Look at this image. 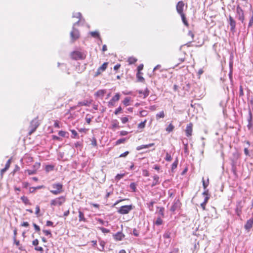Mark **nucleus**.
Segmentation results:
<instances>
[{"instance_id":"24","label":"nucleus","mask_w":253,"mask_h":253,"mask_svg":"<svg viewBox=\"0 0 253 253\" xmlns=\"http://www.w3.org/2000/svg\"><path fill=\"white\" fill-rule=\"evenodd\" d=\"M58 134L62 137L68 138L69 137V133L68 132L60 130L58 132Z\"/></svg>"},{"instance_id":"23","label":"nucleus","mask_w":253,"mask_h":253,"mask_svg":"<svg viewBox=\"0 0 253 253\" xmlns=\"http://www.w3.org/2000/svg\"><path fill=\"white\" fill-rule=\"evenodd\" d=\"M90 35H91L92 37H94V38H97L99 39V40H100L101 42H102V41H101V38H100V37L99 33H98V32H97V31H92V32H90Z\"/></svg>"},{"instance_id":"44","label":"nucleus","mask_w":253,"mask_h":253,"mask_svg":"<svg viewBox=\"0 0 253 253\" xmlns=\"http://www.w3.org/2000/svg\"><path fill=\"white\" fill-rule=\"evenodd\" d=\"M164 238L169 239L170 237V233L169 231H166L163 235Z\"/></svg>"},{"instance_id":"36","label":"nucleus","mask_w":253,"mask_h":253,"mask_svg":"<svg viewBox=\"0 0 253 253\" xmlns=\"http://www.w3.org/2000/svg\"><path fill=\"white\" fill-rule=\"evenodd\" d=\"M137 61V59L134 57H129L128 59V62L129 64H132L135 63Z\"/></svg>"},{"instance_id":"5","label":"nucleus","mask_w":253,"mask_h":253,"mask_svg":"<svg viewBox=\"0 0 253 253\" xmlns=\"http://www.w3.org/2000/svg\"><path fill=\"white\" fill-rule=\"evenodd\" d=\"M40 124L37 120V118H35L33 119L30 123V126H29L30 131L29 132V134H32L35 131L37 127L39 126Z\"/></svg>"},{"instance_id":"14","label":"nucleus","mask_w":253,"mask_h":253,"mask_svg":"<svg viewBox=\"0 0 253 253\" xmlns=\"http://www.w3.org/2000/svg\"><path fill=\"white\" fill-rule=\"evenodd\" d=\"M184 4L182 1H179L177 4H176V10L178 13L179 14H183V7H184Z\"/></svg>"},{"instance_id":"63","label":"nucleus","mask_w":253,"mask_h":253,"mask_svg":"<svg viewBox=\"0 0 253 253\" xmlns=\"http://www.w3.org/2000/svg\"><path fill=\"white\" fill-rule=\"evenodd\" d=\"M129 154L128 151H126L124 153L121 154L119 157H126Z\"/></svg>"},{"instance_id":"20","label":"nucleus","mask_w":253,"mask_h":253,"mask_svg":"<svg viewBox=\"0 0 253 253\" xmlns=\"http://www.w3.org/2000/svg\"><path fill=\"white\" fill-rule=\"evenodd\" d=\"M106 91L105 89L98 90L96 93L95 95L97 97H103Z\"/></svg>"},{"instance_id":"54","label":"nucleus","mask_w":253,"mask_h":253,"mask_svg":"<svg viewBox=\"0 0 253 253\" xmlns=\"http://www.w3.org/2000/svg\"><path fill=\"white\" fill-rule=\"evenodd\" d=\"M154 145V143H150V144H147V145H143V148H144V149H146V148H148L151 147H152Z\"/></svg>"},{"instance_id":"51","label":"nucleus","mask_w":253,"mask_h":253,"mask_svg":"<svg viewBox=\"0 0 253 253\" xmlns=\"http://www.w3.org/2000/svg\"><path fill=\"white\" fill-rule=\"evenodd\" d=\"M133 235L135 237H138L139 233V232L136 229L134 228L133 230Z\"/></svg>"},{"instance_id":"33","label":"nucleus","mask_w":253,"mask_h":253,"mask_svg":"<svg viewBox=\"0 0 253 253\" xmlns=\"http://www.w3.org/2000/svg\"><path fill=\"white\" fill-rule=\"evenodd\" d=\"M164 208L163 207H161L160 208L159 211H158V213L159 215V216H161V217H163L164 216Z\"/></svg>"},{"instance_id":"40","label":"nucleus","mask_w":253,"mask_h":253,"mask_svg":"<svg viewBox=\"0 0 253 253\" xmlns=\"http://www.w3.org/2000/svg\"><path fill=\"white\" fill-rule=\"evenodd\" d=\"M173 128H174V126L171 124H170L167 127L166 130L168 132H171L173 130Z\"/></svg>"},{"instance_id":"2","label":"nucleus","mask_w":253,"mask_h":253,"mask_svg":"<svg viewBox=\"0 0 253 253\" xmlns=\"http://www.w3.org/2000/svg\"><path fill=\"white\" fill-rule=\"evenodd\" d=\"M53 189L50 190V192L55 195H58L62 193L64 190L63 185L60 183H53L51 185Z\"/></svg>"},{"instance_id":"3","label":"nucleus","mask_w":253,"mask_h":253,"mask_svg":"<svg viewBox=\"0 0 253 253\" xmlns=\"http://www.w3.org/2000/svg\"><path fill=\"white\" fill-rule=\"evenodd\" d=\"M80 23V21H78L77 22L73 24L72 27V30L70 32V37L73 42L79 39L80 37V33L79 31L75 28V26Z\"/></svg>"},{"instance_id":"30","label":"nucleus","mask_w":253,"mask_h":253,"mask_svg":"<svg viewBox=\"0 0 253 253\" xmlns=\"http://www.w3.org/2000/svg\"><path fill=\"white\" fill-rule=\"evenodd\" d=\"M165 117V114L163 111L156 114V118L157 120H159L160 118H163Z\"/></svg>"},{"instance_id":"50","label":"nucleus","mask_w":253,"mask_h":253,"mask_svg":"<svg viewBox=\"0 0 253 253\" xmlns=\"http://www.w3.org/2000/svg\"><path fill=\"white\" fill-rule=\"evenodd\" d=\"M43 232L45 234L46 236H50V237H51L52 234L49 230H43Z\"/></svg>"},{"instance_id":"56","label":"nucleus","mask_w":253,"mask_h":253,"mask_svg":"<svg viewBox=\"0 0 253 253\" xmlns=\"http://www.w3.org/2000/svg\"><path fill=\"white\" fill-rule=\"evenodd\" d=\"M53 169V167L51 165H48L46 167L45 169L47 171H49V170H52Z\"/></svg>"},{"instance_id":"57","label":"nucleus","mask_w":253,"mask_h":253,"mask_svg":"<svg viewBox=\"0 0 253 253\" xmlns=\"http://www.w3.org/2000/svg\"><path fill=\"white\" fill-rule=\"evenodd\" d=\"M242 207H243V206L242 205V201H238L236 205V208H239V209H242Z\"/></svg>"},{"instance_id":"58","label":"nucleus","mask_w":253,"mask_h":253,"mask_svg":"<svg viewBox=\"0 0 253 253\" xmlns=\"http://www.w3.org/2000/svg\"><path fill=\"white\" fill-rule=\"evenodd\" d=\"M10 163H11V159H9L6 164H5V168L7 169H8V168H9L10 167Z\"/></svg>"},{"instance_id":"48","label":"nucleus","mask_w":253,"mask_h":253,"mask_svg":"<svg viewBox=\"0 0 253 253\" xmlns=\"http://www.w3.org/2000/svg\"><path fill=\"white\" fill-rule=\"evenodd\" d=\"M171 159H172V158H171V156L168 153H167L166 157H165V160L167 161H170L171 160Z\"/></svg>"},{"instance_id":"27","label":"nucleus","mask_w":253,"mask_h":253,"mask_svg":"<svg viewBox=\"0 0 253 253\" xmlns=\"http://www.w3.org/2000/svg\"><path fill=\"white\" fill-rule=\"evenodd\" d=\"M21 199L22 201V202L26 205H30V203L29 202V200L28 198L27 197H25L24 196L21 197Z\"/></svg>"},{"instance_id":"22","label":"nucleus","mask_w":253,"mask_h":253,"mask_svg":"<svg viewBox=\"0 0 253 253\" xmlns=\"http://www.w3.org/2000/svg\"><path fill=\"white\" fill-rule=\"evenodd\" d=\"M79 221H84L85 222L86 221L85 218L84 217V213L81 211H79Z\"/></svg>"},{"instance_id":"17","label":"nucleus","mask_w":253,"mask_h":253,"mask_svg":"<svg viewBox=\"0 0 253 253\" xmlns=\"http://www.w3.org/2000/svg\"><path fill=\"white\" fill-rule=\"evenodd\" d=\"M160 183V177L158 175L155 174L153 176V182L151 185V187H154Z\"/></svg>"},{"instance_id":"11","label":"nucleus","mask_w":253,"mask_h":253,"mask_svg":"<svg viewBox=\"0 0 253 253\" xmlns=\"http://www.w3.org/2000/svg\"><path fill=\"white\" fill-rule=\"evenodd\" d=\"M180 204H181L178 199H175L172 206L171 207L170 211L172 212H174L175 211L180 208Z\"/></svg>"},{"instance_id":"53","label":"nucleus","mask_w":253,"mask_h":253,"mask_svg":"<svg viewBox=\"0 0 253 253\" xmlns=\"http://www.w3.org/2000/svg\"><path fill=\"white\" fill-rule=\"evenodd\" d=\"M122 109L121 106L119 107L117 109H116L114 112V114L115 115H118L121 111Z\"/></svg>"},{"instance_id":"7","label":"nucleus","mask_w":253,"mask_h":253,"mask_svg":"<svg viewBox=\"0 0 253 253\" xmlns=\"http://www.w3.org/2000/svg\"><path fill=\"white\" fill-rule=\"evenodd\" d=\"M236 13L237 18L241 21L242 23H244L245 20L244 13L243 10L239 5H238L236 8Z\"/></svg>"},{"instance_id":"1","label":"nucleus","mask_w":253,"mask_h":253,"mask_svg":"<svg viewBox=\"0 0 253 253\" xmlns=\"http://www.w3.org/2000/svg\"><path fill=\"white\" fill-rule=\"evenodd\" d=\"M239 158L240 154L237 152H236L233 153L232 157L230 158L232 166V170L234 173H235L236 171V165Z\"/></svg>"},{"instance_id":"16","label":"nucleus","mask_w":253,"mask_h":253,"mask_svg":"<svg viewBox=\"0 0 253 253\" xmlns=\"http://www.w3.org/2000/svg\"><path fill=\"white\" fill-rule=\"evenodd\" d=\"M108 63H104L97 70L96 75H98L101 72L104 71L107 67Z\"/></svg>"},{"instance_id":"55","label":"nucleus","mask_w":253,"mask_h":253,"mask_svg":"<svg viewBox=\"0 0 253 253\" xmlns=\"http://www.w3.org/2000/svg\"><path fill=\"white\" fill-rule=\"evenodd\" d=\"M121 121L123 124H126L128 121L127 117H123L121 118Z\"/></svg>"},{"instance_id":"41","label":"nucleus","mask_w":253,"mask_h":253,"mask_svg":"<svg viewBox=\"0 0 253 253\" xmlns=\"http://www.w3.org/2000/svg\"><path fill=\"white\" fill-rule=\"evenodd\" d=\"M149 93H150L149 90L147 88H146L145 90L143 92V95H144L143 98H145L147 96H148L149 94Z\"/></svg>"},{"instance_id":"8","label":"nucleus","mask_w":253,"mask_h":253,"mask_svg":"<svg viewBox=\"0 0 253 253\" xmlns=\"http://www.w3.org/2000/svg\"><path fill=\"white\" fill-rule=\"evenodd\" d=\"M71 58L73 59L77 60L80 59H83L84 58L83 54L80 51H73L71 54Z\"/></svg>"},{"instance_id":"45","label":"nucleus","mask_w":253,"mask_h":253,"mask_svg":"<svg viewBox=\"0 0 253 253\" xmlns=\"http://www.w3.org/2000/svg\"><path fill=\"white\" fill-rule=\"evenodd\" d=\"M139 114L141 117H145L147 115V112L146 110H142L139 112Z\"/></svg>"},{"instance_id":"61","label":"nucleus","mask_w":253,"mask_h":253,"mask_svg":"<svg viewBox=\"0 0 253 253\" xmlns=\"http://www.w3.org/2000/svg\"><path fill=\"white\" fill-rule=\"evenodd\" d=\"M40 211V207L39 206H37L36 207L35 213H36V214L38 216H39V213Z\"/></svg>"},{"instance_id":"18","label":"nucleus","mask_w":253,"mask_h":253,"mask_svg":"<svg viewBox=\"0 0 253 253\" xmlns=\"http://www.w3.org/2000/svg\"><path fill=\"white\" fill-rule=\"evenodd\" d=\"M119 123L117 120H113L111 122V128H120Z\"/></svg>"},{"instance_id":"49","label":"nucleus","mask_w":253,"mask_h":253,"mask_svg":"<svg viewBox=\"0 0 253 253\" xmlns=\"http://www.w3.org/2000/svg\"><path fill=\"white\" fill-rule=\"evenodd\" d=\"M124 176H125V174L124 173H123V174H118L116 176V179H117L118 180H119L121 178H122Z\"/></svg>"},{"instance_id":"19","label":"nucleus","mask_w":253,"mask_h":253,"mask_svg":"<svg viewBox=\"0 0 253 253\" xmlns=\"http://www.w3.org/2000/svg\"><path fill=\"white\" fill-rule=\"evenodd\" d=\"M252 113L251 112H250L249 117L248 119V124L247 125V127L249 129H251L253 125L252 124Z\"/></svg>"},{"instance_id":"32","label":"nucleus","mask_w":253,"mask_h":253,"mask_svg":"<svg viewBox=\"0 0 253 253\" xmlns=\"http://www.w3.org/2000/svg\"><path fill=\"white\" fill-rule=\"evenodd\" d=\"M181 15V19H182V22L183 23H184V24L187 27L188 26V23L186 20V18L184 14H180Z\"/></svg>"},{"instance_id":"10","label":"nucleus","mask_w":253,"mask_h":253,"mask_svg":"<svg viewBox=\"0 0 253 253\" xmlns=\"http://www.w3.org/2000/svg\"><path fill=\"white\" fill-rule=\"evenodd\" d=\"M120 98L119 93H117L108 102V106L109 108H112L115 106V102L118 101Z\"/></svg>"},{"instance_id":"42","label":"nucleus","mask_w":253,"mask_h":253,"mask_svg":"<svg viewBox=\"0 0 253 253\" xmlns=\"http://www.w3.org/2000/svg\"><path fill=\"white\" fill-rule=\"evenodd\" d=\"M140 73H141L138 72L137 73L136 76L139 82H143L144 81V79L143 78V77L140 75Z\"/></svg>"},{"instance_id":"60","label":"nucleus","mask_w":253,"mask_h":253,"mask_svg":"<svg viewBox=\"0 0 253 253\" xmlns=\"http://www.w3.org/2000/svg\"><path fill=\"white\" fill-rule=\"evenodd\" d=\"M143 175L144 176H148L149 175V172L148 170L144 169L143 170Z\"/></svg>"},{"instance_id":"15","label":"nucleus","mask_w":253,"mask_h":253,"mask_svg":"<svg viewBox=\"0 0 253 253\" xmlns=\"http://www.w3.org/2000/svg\"><path fill=\"white\" fill-rule=\"evenodd\" d=\"M253 225V220L251 218V219L247 220L246 224L244 226V227L246 229V230H247L249 231L252 228Z\"/></svg>"},{"instance_id":"21","label":"nucleus","mask_w":253,"mask_h":253,"mask_svg":"<svg viewBox=\"0 0 253 253\" xmlns=\"http://www.w3.org/2000/svg\"><path fill=\"white\" fill-rule=\"evenodd\" d=\"M162 218V217H161V216H158L156 220L154 222V224L157 226L162 225L163 223V220Z\"/></svg>"},{"instance_id":"9","label":"nucleus","mask_w":253,"mask_h":253,"mask_svg":"<svg viewBox=\"0 0 253 253\" xmlns=\"http://www.w3.org/2000/svg\"><path fill=\"white\" fill-rule=\"evenodd\" d=\"M229 24L230 27V31L234 33L235 32V28L236 25V22L235 20L233 19V18L231 16H229V18L228 20Z\"/></svg>"},{"instance_id":"28","label":"nucleus","mask_w":253,"mask_h":253,"mask_svg":"<svg viewBox=\"0 0 253 253\" xmlns=\"http://www.w3.org/2000/svg\"><path fill=\"white\" fill-rule=\"evenodd\" d=\"M202 182H203V186L204 190H206L207 189L209 184V178L207 179V181H205L204 178H202Z\"/></svg>"},{"instance_id":"47","label":"nucleus","mask_w":253,"mask_h":253,"mask_svg":"<svg viewBox=\"0 0 253 253\" xmlns=\"http://www.w3.org/2000/svg\"><path fill=\"white\" fill-rule=\"evenodd\" d=\"M99 229L104 233H108L110 232V230L107 228H105L104 227H100Z\"/></svg>"},{"instance_id":"26","label":"nucleus","mask_w":253,"mask_h":253,"mask_svg":"<svg viewBox=\"0 0 253 253\" xmlns=\"http://www.w3.org/2000/svg\"><path fill=\"white\" fill-rule=\"evenodd\" d=\"M131 98L130 97H126L123 100V103L126 106H127L129 105V102Z\"/></svg>"},{"instance_id":"52","label":"nucleus","mask_w":253,"mask_h":253,"mask_svg":"<svg viewBox=\"0 0 253 253\" xmlns=\"http://www.w3.org/2000/svg\"><path fill=\"white\" fill-rule=\"evenodd\" d=\"M244 95L243 88L242 85H240L239 88V96H242Z\"/></svg>"},{"instance_id":"6","label":"nucleus","mask_w":253,"mask_h":253,"mask_svg":"<svg viewBox=\"0 0 253 253\" xmlns=\"http://www.w3.org/2000/svg\"><path fill=\"white\" fill-rule=\"evenodd\" d=\"M65 198L64 196H60L52 200L50 202L51 206H58L62 205L65 202Z\"/></svg>"},{"instance_id":"35","label":"nucleus","mask_w":253,"mask_h":253,"mask_svg":"<svg viewBox=\"0 0 253 253\" xmlns=\"http://www.w3.org/2000/svg\"><path fill=\"white\" fill-rule=\"evenodd\" d=\"M130 188L132 190L133 192H135L136 190V184L134 182L131 183L129 185Z\"/></svg>"},{"instance_id":"29","label":"nucleus","mask_w":253,"mask_h":253,"mask_svg":"<svg viewBox=\"0 0 253 253\" xmlns=\"http://www.w3.org/2000/svg\"><path fill=\"white\" fill-rule=\"evenodd\" d=\"M43 187V186H39L37 187H31L29 188V192L30 193H33L37 189H40Z\"/></svg>"},{"instance_id":"34","label":"nucleus","mask_w":253,"mask_h":253,"mask_svg":"<svg viewBox=\"0 0 253 253\" xmlns=\"http://www.w3.org/2000/svg\"><path fill=\"white\" fill-rule=\"evenodd\" d=\"M73 17H77L79 19L78 21H81L82 14L80 12L75 13L73 14Z\"/></svg>"},{"instance_id":"12","label":"nucleus","mask_w":253,"mask_h":253,"mask_svg":"<svg viewBox=\"0 0 253 253\" xmlns=\"http://www.w3.org/2000/svg\"><path fill=\"white\" fill-rule=\"evenodd\" d=\"M192 131H193V124H192V123H190L187 125L186 127L185 133H186V136H187V137L191 136L192 134Z\"/></svg>"},{"instance_id":"37","label":"nucleus","mask_w":253,"mask_h":253,"mask_svg":"<svg viewBox=\"0 0 253 253\" xmlns=\"http://www.w3.org/2000/svg\"><path fill=\"white\" fill-rule=\"evenodd\" d=\"M155 203V201H151L149 203L147 204L148 207L150 211H153V205Z\"/></svg>"},{"instance_id":"31","label":"nucleus","mask_w":253,"mask_h":253,"mask_svg":"<svg viewBox=\"0 0 253 253\" xmlns=\"http://www.w3.org/2000/svg\"><path fill=\"white\" fill-rule=\"evenodd\" d=\"M99 244L101 247V248H98V250L100 251H103L104 249V246L105 245V242L104 241L101 240L99 242Z\"/></svg>"},{"instance_id":"64","label":"nucleus","mask_w":253,"mask_h":253,"mask_svg":"<svg viewBox=\"0 0 253 253\" xmlns=\"http://www.w3.org/2000/svg\"><path fill=\"white\" fill-rule=\"evenodd\" d=\"M46 225L47 226H53V223L49 220H47L46 221Z\"/></svg>"},{"instance_id":"43","label":"nucleus","mask_w":253,"mask_h":253,"mask_svg":"<svg viewBox=\"0 0 253 253\" xmlns=\"http://www.w3.org/2000/svg\"><path fill=\"white\" fill-rule=\"evenodd\" d=\"M91 144L94 146L96 147L97 146V141L95 137H92V138L91 139Z\"/></svg>"},{"instance_id":"38","label":"nucleus","mask_w":253,"mask_h":253,"mask_svg":"<svg viewBox=\"0 0 253 253\" xmlns=\"http://www.w3.org/2000/svg\"><path fill=\"white\" fill-rule=\"evenodd\" d=\"M147 122V120H145L144 122H141L138 125V127L139 128H143L145 126V124Z\"/></svg>"},{"instance_id":"13","label":"nucleus","mask_w":253,"mask_h":253,"mask_svg":"<svg viewBox=\"0 0 253 253\" xmlns=\"http://www.w3.org/2000/svg\"><path fill=\"white\" fill-rule=\"evenodd\" d=\"M125 235L122 232H118L113 235V238L117 241H122L125 238Z\"/></svg>"},{"instance_id":"4","label":"nucleus","mask_w":253,"mask_h":253,"mask_svg":"<svg viewBox=\"0 0 253 253\" xmlns=\"http://www.w3.org/2000/svg\"><path fill=\"white\" fill-rule=\"evenodd\" d=\"M133 208L132 205L123 206L118 210L117 212L121 214H128Z\"/></svg>"},{"instance_id":"59","label":"nucleus","mask_w":253,"mask_h":253,"mask_svg":"<svg viewBox=\"0 0 253 253\" xmlns=\"http://www.w3.org/2000/svg\"><path fill=\"white\" fill-rule=\"evenodd\" d=\"M253 24V16L251 18L250 20V21H249V24H248V27H251L252 26Z\"/></svg>"},{"instance_id":"39","label":"nucleus","mask_w":253,"mask_h":253,"mask_svg":"<svg viewBox=\"0 0 253 253\" xmlns=\"http://www.w3.org/2000/svg\"><path fill=\"white\" fill-rule=\"evenodd\" d=\"M126 140V138H125L119 139L117 140V141L116 142V145H119L121 143H123L125 142Z\"/></svg>"},{"instance_id":"25","label":"nucleus","mask_w":253,"mask_h":253,"mask_svg":"<svg viewBox=\"0 0 253 253\" xmlns=\"http://www.w3.org/2000/svg\"><path fill=\"white\" fill-rule=\"evenodd\" d=\"M70 131L72 132V136H71L72 138H79V136L78 135V133L77 132V131L75 130L71 129V130H70Z\"/></svg>"},{"instance_id":"46","label":"nucleus","mask_w":253,"mask_h":253,"mask_svg":"<svg viewBox=\"0 0 253 253\" xmlns=\"http://www.w3.org/2000/svg\"><path fill=\"white\" fill-rule=\"evenodd\" d=\"M235 212L238 216H240L242 213V209L236 208Z\"/></svg>"},{"instance_id":"62","label":"nucleus","mask_w":253,"mask_h":253,"mask_svg":"<svg viewBox=\"0 0 253 253\" xmlns=\"http://www.w3.org/2000/svg\"><path fill=\"white\" fill-rule=\"evenodd\" d=\"M33 226H34L35 229L36 230V231H38V232L40 231V228L38 225H37L35 223H34Z\"/></svg>"}]
</instances>
